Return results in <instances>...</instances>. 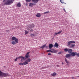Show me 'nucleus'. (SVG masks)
<instances>
[{
  "label": "nucleus",
  "instance_id": "bb28decb",
  "mask_svg": "<svg viewBox=\"0 0 79 79\" xmlns=\"http://www.w3.org/2000/svg\"><path fill=\"white\" fill-rule=\"evenodd\" d=\"M47 52H51L52 53V51L51 50H48L47 51Z\"/></svg>",
  "mask_w": 79,
  "mask_h": 79
},
{
  "label": "nucleus",
  "instance_id": "cd10ccee",
  "mask_svg": "<svg viewBox=\"0 0 79 79\" xmlns=\"http://www.w3.org/2000/svg\"><path fill=\"white\" fill-rule=\"evenodd\" d=\"M50 13L49 11L45 12L44 13V14H47V13Z\"/></svg>",
  "mask_w": 79,
  "mask_h": 79
},
{
  "label": "nucleus",
  "instance_id": "393cba45",
  "mask_svg": "<svg viewBox=\"0 0 79 79\" xmlns=\"http://www.w3.org/2000/svg\"><path fill=\"white\" fill-rule=\"evenodd\" d=\"M29 33V32H28L27 30L25 31V35H26V34H27Z\"/></svg>",
  "mask_w": 79,
  "mask_h": 79
},
{
  "label": "nucleus",
  "instance_id": "4468645a",
  "mask_svg": "<svg viewBox=\"0 0 79 79\" xmlns=\"http://www.w3.org/2000/svg\"><path fill=\"white\" fill-rule=\"evenodd\" d=\"M16 41H15V40H12L11 44L12 45H15V44H16Z\"/></svg>",
  "mask_w": 79,
  "mask_h": 79
},
{
  "label": "nucleus",
  "instance_id": "a211bd4d",
  "mask_svg": "<svg viewBox=\"0 0 79 79\" xmlns=\"http://www.w3.org/2000/svg\"><path fill=\"white\" fill-rule=\"evenodd\" d=\"M70 56H71V54H67L65 56V57L66 58H69V57H70Z\"/></svg>",
  "mask_w": 79,
  "mask_h": 79
},
{
  "label": "nucleus",
  "instance_id": "72a5a7b5",
  "mask_svg": "<svg viewBox=\"0 0 79 79\" xmlns=\"http://www.w3.org/2000/svg\"><path fill=\"white\" fill-rule=\"evenodd\" d=\"M61 52H59L58 53V55H59L60 54H61Z\"/></svg>",
  "mask_w": 79,
  "mask_h": 79
},
{
  "label": "nucleus",
  "instance_id": "ea45409f",
  "mask_svg": "<svg viewBox=\"0 0 79 79\" xmlns=\"http://www.w3.org/2000/svg\"><path fill=\"white\" fill-rule=\"evenodd\" d=\"M62 64L63 65L64 64V63L63 62L62 63Z\"/></svg>",
  "mask_w": 79,
  "mask_h": 79
},
{
  "label": "nucleus",
  "instance_id": "e433bc0d",
  "mask_svg": "<svg viewBox=\"0 0 79 79\" xmlns=\"http://www.w3.org/2000/svg\"><path fill=\"white\" fill-rule=\"evenodd\" d=\"M30 31L31 32H32L33 31V29H31L30 30Z\"/></svg>",
  "mask_w": 79,
  "mask_h": 79
},
{
  "label": "nucleus",
  "instance_id": "1a4fd4ad",
  "mask_svg": "<svg viewBox=\"0 0 79 79\" xmlns=\"http://www.w3.org/2000/svg\"><path fill=\"white\" fill-rule=\"evenodd\" d=\"M62 32H63V31L61 30L59 32L56 33V32H55L54 34V36H55V35H58V34H60Z\"/></svg>",
  "mask_w": 79,
  "mask_h": 79
},
{
  "label": "nucleus",
  "instance_id": "dca6fc26",
  "mask_svg": "<svg viewBox=\"0 0 79 79\" xmlns=\"http://www.w3.org/2000/svg\"><path fill=\"white\" fill-rule=\"evenodd\" d=\"M65 62L66 63H67V65H69V62L68 60H67V59H66L65 58Z\"/></svg>",
  "mask_w": 79,
  "mask_h": 79
},
{
  "label": "nucleus",
  "instance_id": "412c9836",
  "mask_svg": "<svg viewBox=\"0 0 79 79\" xmlns=\"http://www.w3.org/2000/svg\"><path fill=\"white\" fill-rule=\"evenodd\" d=\"M17 6L18 7H21V4L20 2H19L17 4Z\"/></svg>",
  "mask_w": 79,
  "mask_h": 79
},
{
  "label": "nucleus",
  "instance_id": "a878e982",
  "mask_svg": "<svg viewBox=\"0 0 79 79\" xmlns=\"http://www.w3.org/2000/svg\"><path fill=\"white\" fill-rule=\"evenodd\" d=\"M68 48H65L64 49V52H67L68 51Z\"/></svg>",
  "mask_w": 79,
  "mask_h": 79
},
{
  "label": "nucleus",
  "instance_id": "7ed1b4c3",
  "mask_svg": "<svg viewBox=\"0 0 79 79\" xmlns=\"http://www.w3.org/2000/svg\"><path fill=\"white\" fill-rule=\"evenodd\" d=\"M75 43H76V42L75 41H71L68 42V45L70 48H74V47L76 46V44H75Z\"/></svg>",
  "mask_w": 79,
  "mask_h": 79
},
{
  "label": "nucleus",
  "instance_id": "f8f14e48",
  "mask_svg": "<svg viewBox=\"0 0 79 79\" xmlns=\"http://www.w3.org/2000/svg\"><path fill=\"white\" fill-rule=\"evenodd\" d=\"M31 1L35 3H37L39 2V0H31Z\"/></svg>",
  "mask_w": 79,
  "mask_h": 79
},
{
  "label": "nucleus",
  "instance_id": "c9c22d12",
  "mask_svg": "<svg viewBox=\"0 0 79 79\" xmlns=\"http://www.w3.org/2000/svg\"><path fill=\"white\" fill-rule=\"evenodd\" d=\"M63 10L65 11V12H66V10H65V9H63Z\"/></svg>",
  "mask_w": 79,
  "mask_h": 79
},
{
  "label": "nucleus",
  "instance_id": "2eb2a0df",
  "mask_svg": "<svg viewBox=\"0 0 79 79\" xmlns=\"http://www.w3.org/2000/svg\"><path fill=\"white\" fill-rule=\"evenodd\" d=\"M51 75L52 76H53V77H55V76H56V73L55 72H54V73H53L51 74Z\"/></svg>",
  "mask_w": 79,
  "mask_h": 79
},
{
  "label": "nucleus",
  "instance_id": "79ce46f5",
  "mask_svg": "<svg viewBox=\"0 0 79 79\" xmlns=\"http://www.w3.org/2000/svg\"><path fill=\"white\" fill-rule=\"evenodd\" d=\"M57 66H58V65H57Z\"/></svg>",
  "mask_w": 79,
  "mask_h": 79
},
{
  "label": "nucleus",
  "instance_id": "ddd939ff",
  "mask_svg": "<svg viewBox=\"0 0 79 79\" xmlns=\"http://www.w3.org/2000/svg\"><path fill=\"white\" fill-rule=\"evenodd\" d=\"M53 46V44H50L49 45V49L52 48Z\"/></svg>",
  "mask_w": 79,
  "mask_h": 79
},
{
  "label": "nucleus",
  "instance_id": "aec40b11",
  "mask_svg": "<svg viewBox=\"0 0 79 79\" xmlns=\"http://www.w3.org/2000/svg\"><path fill=\"white\" fill-rule=\"evenodd\" d=\"M72 52H73V50L71 49H69L68 50V52L69 53H71Z\"/></svg>",
  "mask_w": 79,
  "mask_h": 79
},
{
  "label": "nucleus",
  "instance_id": "f257e3e1",
  "mask_svg": "<svg viewBox=\"0 0 79 79\" xmlns=\"http://www.w3.org/2000/svg\"><path fill=\"white\" fill-rule=\"evenodd\" d=\"M15 0H3V5H10L13 3Z\"/></svg>",
  "mask_w": 79,
  "mask_h": 79
},
{
  "label": "nucleus",
  "instance_id": "423d86ee",
  "mask_svg": "<svg viewBox=\"0 0 79 79\" xmlns=\"http://www.w3.org/2000/svg\"><path fill=\"white\" fill-rule=\"evenodd\" d=\"M27 27L28 28L27 30L28 31H29V29H31V28H33L34 27V24H31V25H28L27 26Z\"/></svg>",
  "mask_w": 79,
  "mask_h": 79
},
{
  "label": "nucleus",
  "instance_id": "a19ab883",
  "mask_svg": "<svg viewBox=\"0 0 79 79\" xmlns=\"http://www.w3.org/2000/svg\"><path fill=\"white\" fill-rule=\"evenodd\" d=\"M79 77V76H78L77 77Z\"/></svg>",
  "mask_w": 79,
  "mask_h": 79
},
{
  "label": "nucleus",
  "instance_id": "f704fd0d",
  "mask_svg": "<svg viewBox=\"0 0 79 79\" xmlns=\"http://www.w3.org/2000/svg\"><path fill=\"white\" fill-rule=\"evenodd\" d=\"M6 32H10V30H6Z\"/></svg>",
  "mask_w": 79,
  "mask_h": 79
},
{
  "label": "nucleus",
  "instance_id": "9b49d317",
  "mask_svg": "<svg viewBox=\"0 0 79 79\" xmlns=\"http://www.w3.org/2000/svg\"><path fill=\"white\" fill-rule=\"evenodd\" d=\"M33 5H34L35 6L36 5V4H34V3H30L29 4V6H31V7H32L33 6Z\"/></svg>",
  "mask_w": 79,
  "mask_h": 79
},
{
  "label": "nucleus",
  "instance_id": "f3484780",
  "mask_svg": "<svg viewBox=\"0 0 79 79\" xmlns=\"http://www.w3.org/2000/svg\"><path fill=\"white\" fill-rule=\"evenodd\" d=\"M41 16V15L40 13H38L36 15V16L38 18H39V17H40Z\"/></svg>",
  "mask_w": 79,
  "mask_h": 79
},
{
  "label": "nucleus",
  "instance_id": "4be33fe9",
  "mask_svg": "<svg viewBox=\"0 0 79 79\" xmlns=\"http://www.w3.org/2000/svg\"><path fill=\"white\" fill-rule=\"evenodd\" d=\"M57 52H58L57 51L54 50L53 51H52V53H57Z\"/></svg>",
  "mask_w": 79,
  "mask_h": 79
},
{
  "label": "nucleus",
  "instance_id": "9d476101",
  "mask_svg": "<svg viewBox=\"0 0 79 79\" xmlns=\"http://www.w3.org/2000/svg\"><path fill=\"white\" fill-rule=\"evenodd\" d=\"M59 45L57 43H55V44L54 45V47H56V48H58Z\"/></svg>",
  "mask_w": 79,
  "mask_h": 79
},
{
  "label": "nucleus",
  "instance_id": "b1692460",
  "mask_svg": "<svg viewBox=\"0 0 79 79\" xmlns=\"http://www.w3.org/2000/svg\"><path fill=\"white\" fill-rule=\"evenodd\" d=\"M20 58V57H17L16 58V59H15V61H17V60L18 59H19Z\"/></svg>",
  "mask_w": 79,
  "mask_h": 79
},
{
  "label": "nucleus",
  "instance_id": "7c9ffc66",
  "mask_svg": "<svg viewBox=\"0 0 79 79\" xmlns=\"http://www.w3.org/2000/svg\"><path fill=\"white\" fill-rule=\"evenodd\" d=\"M31 1V0H26V2H30Z\"/></svg>",
  "mask_w": 79,
  "mask_h": 79
},
{
  "label": "nucleus",
  "instance_id": "6e6552de",
  "mask_svg": "<svg viewBox=\"0 0 79 79\" xmlns=\"http://www.w3.org/2000/svg\"><path fill=\"white\" fill-rule=\"evenodd\" d=\"M76 52H72L70 54V55L72 56H74L76 55Z\"/></svg>",
  "mask_w": 79,
  "mask_h": 79
},
{
  "label": "nucleus",
  "instance_id": "c85d7f7f",
  "mask_svg": "<svg viewBox=\"0 0 79 79\" xmlns=\"http://www.w3.org/2000/svg\"><path fill=\"white\" fill-rule=\"evenodd\" d=\"M76 55L78 57H79V53H77V52H76Z\"/></svg>",
  "mask_w": 79,
  "mask_h": 79
},
{
  "label": "nucleus",
  "instance_id": "0eeeda50",
  "mask_svg": "<svg viewBox=\"0 0 79 79\" xmlns=\"http://www.w3.org/2000/svg\"><path fill=\"white\" fill-rule=\"evenodd\" d=\"M12 40H15L16 43H18V39L16 38L15 37L13 36L11 38Z\"/></svg>",
  "mask_w": 79,
  "mask_h": 79
},
{
  "label": "nucleus",
  "instance_id": "4c0bfd02",
  "mask_svg": "<svg viewBox=\"0 0 79 79\" xmlns=\"http://www.w3.org/2000/svg\"><path fill=\"white\" fill-rule=\"evenodd\" d=\"M72 79H76L74 78V77H72Z\"/></svg>",
  "mask_w": 79,
  "mask_h": 79
},
{
  "label": "nucleus",
  "instance_id": "473e14b6",
  "mask_svg": "<svg viewBox=\"0 0 79 79\" xmlns=\"http://www.w3.org/2000/svg\"><path fill=\"white\" fill-rule=\"evenodd\" d=\"M50 50H52V51H53L54 50V49H53V48H50V49H49Z\"/></svg>",
  "mask_w": 79,
  "mask_h": 79
},
{
  "label": "nucleus",
  "instance_id": "f03ea898",
  "mask_svg": "<svg viewBox=\"0 0 79 79\" xmlns=\"http://www.w3.org/2000/svg\"><path fill=\"white\" fill-rule=\"evenodd\" d=\"M30 53V52H28L25 55V57H23V56H20V58H21V62H23L25 61L26 59H27L29 57V54Z\"/></svg>",
  "mask_w": 79,
  "mask_h": 79
},
{
  "label": "nucleus",
  "instance_id": "6ab92c4d",
  "mask_svg": "<svg viewBox=\"0 0 79 79\" xmlns=\"http://www.w3.org/2000/svg\"><path fill=\"white\" fill-rule=\"evenodd\" d=\"M46 47V44L43 45L42 46L40 47V48H42V50Z\"/></svg>",
  "mask_w": 79,
  "mask_h": 79
},
{
  "label": "nucleus",
  "instance_id": "39448f33",
  "mask_svg": "<svg viewBox=\"0 0 79 79\" xmlns=\"http://www.w3.org/2000/svg\"><path fill=\"white\" fill-rule=\"evenodd\" d=\"M10 75L8 73H4L2 71L0 70V77H7V76H9Z\"/></svg>",
  "mask_w": 79,
  "mask_h": 79
},
{
  "label": "nucleus",
  "instance_id": "20e7f679",
  "mask_svg": "<svg viewBox=\"0 0 79 79\" xmlns=\"http://www.w3.org/2000/svg\"><path fill=\"white\" fill-rule=\"evenodd\" d=\"M31 61V59L30 58H28L27 60H26L23 62H20L19 64V65H26V64H28L29 63L28 62H30Z\"/></svg>",
  "mask_w": 79,
  "mask_h": 79
},
{
  "label": "nucleus",
  "instance_id": "c756f323",
  "mask_svg": "<svg viewBox=\"0 0 79 79\" xmlns=\"http://www.w3.org/2000/svg\"><path fill=\"white\" fill-rule=\"evenodd\" d=\"M31 36V37H33L34 36V34H31V35H30Z\"/></svg>",
  "mask_w": 79,
  "mask_h": 79
},
{
  "label": "nucleus",
  "instance_id": "5701e85b",
  "mask_svg": "<svg viewBox=\"0 0 79 79\" xmlns=\"http://www.w3.org/2000/svg\"><path fill=\"white\" fill-rule=\"evenodd\" d=\"M60 0V2H61V3H64L65 4H66V3H64V0Z\"/></svg>",
  "mask_w": 79,
  "mask_h": 79
},
{
  "label": "nucleus",
  "instance_id": "2f4dec72",
  "mask_svg": "<svg viewBox=\"0 0 79 79\" xmlns=\"http://www.w3.org/2000/svg\"><path fill=\"white\" fill-rule=\"evenodd\" d=\"M48 55H52V54H51L50 53H48Z\"/></svg>",
  "mask_w": 79,
  "mask_h": 79
},
{
  "label": "nucleus",
  "instance_id": "58836bf2",
  "mask_svg": "<svg viewBox=\"0 0 79 79\" xmlns=\"http://www.w3.org/2000/svg\"><path fill=\"white\" fill-rule=\"evenodd\" d=\"M42 69H44L45 68V67H42Z\"/></svg>",
  "mask_w": 79,
  "mask_h": 79
}]
</instances>
